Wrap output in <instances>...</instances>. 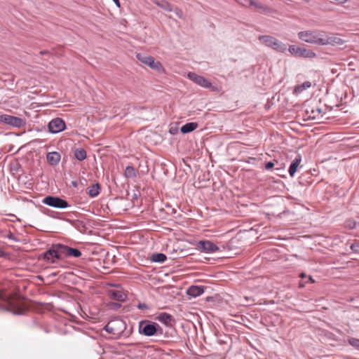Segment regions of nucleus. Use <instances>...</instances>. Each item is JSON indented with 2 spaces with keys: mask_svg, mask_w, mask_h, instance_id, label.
<instances>
[{
  "mask_svg": "<svg viewBox=\"0 0 359 359\" xmlns=\"http://www.w3.org/2000/svg\"><path fill=\"white\" fill-rule=\"evenodd\" d=\"M273 166H274V163L271 161H269L265 164V169L269 170L271 169L272 168H273Z\"/></svg>",
  "mask_w": 359,
  "mask_h": 359,
  "instance_id": "obj_35",
  "label": "nucleus"
},
{
  "mask_svg": "<svg viewBox=\"0 0 359 359\" xmlns=\"http://www.w3.org/2000/svg\"><path fill=\"white\" fill-rule=\"evenodd\" d=\"M198 128V123L195 122H190L183 125L180 128V131L183 134L189 133L194 131Z\"/></svg>",
  "mask_w": 359,
  "mask_h": 359,
  "instance_id": "obj_22",
  "label": "nucleus"
},
{
  "mask_svg": "<svg viewBox=\"0 0 359 359\" xmlns=\"http://www.w3.org/2000/svg\"><path fill=\"white\" fill-rule=\"evenodd\" d=\"M289 52L295 56L313 58L316 56V53L312 50L300 48L294 45H290L288 48Z\"/></svg>",
  "mask_w": 359,
  "mask_h": 359,
  "instance_id": "obj_9",
  "label": "nucleus"
},
{
  "mask_svg": "<svg viewBox=\"0 0 359 359\" xmlns=\"http://www.w3.org/2000/svg\"><path fill=\"white\" fill-rule=\"evenodd\" d=\"M255 7L262 11V12L264 14L271 13L273 11V10L268 6L264 5L261 3H257L255 1V4H253Z\"/></svg>",
  "mask_w": 359,
  "mask_h": 359,
  "instance_id": "obj_27",
  "label": "nucleus"
},
{
  "mask_svg": "<svg viewBox=\"0 0 359 359\" xmlns=\"http://www.w3.org/2000/svg\"><path fill=\"white\" fill-rule=\"evenodd\" d=\"M0 310L10 311L14 314L22 313L20 299L16 296H7L3 292H0Z\"/></svg>",
  "mask_w": 359,
  "mask_h": 359,
  "instance_id": "obj_2",
  "label": "nucleus"
},
{
  "mask_svg": "<svg viewBox=\"0 0 359 359\" xmlns=\"http://www.w3.org/2000/svg\"><path fill=\"white\" fill-rule=\"evenodd\" d=\"M139 332L147 337L161 336L163 334L162 327L155 322L142 320L139 323Z\"/></svg>",
  "mask_w": 359,
  "mask_h": 359,
  "instance_id": "obj_3",
  "label": "nucleus"
},
{
  "mask_svg": "<svg viewBox=\"0 0 359 359\" xmlns=\"http://www.w3.org/2000/svg\"><path fill=\"white\" fill-rule=\"evenodd\" d=\"M124 175L127 178H134L137 175L135 168L130 165L126 168Z\"/></svg>",
  "mask_w": 359,
  "mask_h": 359,
  "instance_id": "obj_28",
  "label": "nucleus"
},
{
  "mask_svg": "<svg viewBox=\"0 0 359 359\" xmlns=\"http://www.w3.org/2000/svg\"><path fill=\"white\" fill-rule=\"evenodd\" d=\"M0 122L16 128H20L25 124L22 118L8 114L0 115Z\"/></svg>",
  "mask_w": 359,
  "mask_h": 359,
  "instance_id": "obj_10",
  "label": "nucleus"
},
{
  "mask_svg": "<svg viewBox=\"0 0 359 359\" xmlns=\"http://www.w3.org/2000/svg\"><path fill=\"white\" fill-rule=\"evenodd\" d=\"M113 1L114 2V4H115L118 7H120V2H119V0H114Z\"/></svg>",
  "mask_w": 359,
  "mask_h": 359,
  "instance_id": "obj_37",
  "label": "nucleus"
},
{
  "mask_svg": "<svg viewBox=\"0 0 359 359\" xmlns=\"http://www.w3.org/2000/svg\"><path fill=\"white\" fill-rule=\"evenodd\" d=\"M237 3L239 4L245 6V7H250L251 6H253L255 4V1L253 0H235Z\"/></svg>",
  "mask_w": 359,
  "mask_h": 359,
  "instance_id": "obj_29",
  "label": "nucleus"
},
{
  "mask_svg": "<svg viewBox=\"0 0 359 359\" xmlns=\"http://www.w3.org/2000/svg\"><path fill=\"white\" fill-rule=\"evenodd\" d=\"M40 53H41V55H43V54H45V53H48V52H46V51H41V52H40Z\"/></svg>",
  "mask_w": 359,
  "mask_h": 359,
  "instance_id": "obj_41",
  "label": "nucleus"
},
{
  "mask_svg": "<svg viewBox=\"0 0 359 359\" xmlns=\"http://www.w3.org/2000/svg\"><path fill=\"white\" fill-rule=\"evenodd\" d=\"M137 308L140 310H147L149 309V306L145 303H139L137 305Z\"/></svg>",
  "mask_w": 359,
  "mask_h": 359,
  "instance_id": "obj_34",
  "label": "nucleus"
},
{
  "mask_svg": "<svg viewBox=\"0 0 359 359\" xmlns=\"http://www.w3.org/2000/svg\"><path fill=\"white\" fill-rule=\"evenodd\" d=\"M300 277H301L302 278H306V275H305L304 273H302L300 275Z\"/></svg>",
  "mask_w": 359,
  "mask_h": 359,
  "instance_id": "obj_40",
  "label": "nucleus"
},
{
  "mask_svg": "<svg viewBox=\"0 0 359 359\" xmlns=\"http://www.w3.org/2000/svg\"><path fill=\"white\" fill-rule=\"evenodd\" d=\"M346 226L350 229H353L355 228L356 224H355V222L353 220H347L346 222Z\"/></svg>",
  "mask_w": 359,
  "mask_h": 359,
  "instance_id": "obj_32",
  "label": "nucleus"
},
{
  "mask_svg": "<svg viewBox=\"0 0 359 359\" xmlns=\"http://www.w3.org/2000/svg\"><path fill=\"white\" fill-rule=\"evenodd\" d=\"M3 254H4V252L1 250H0V257H1L3 255Z\"/></svg>",
  "mask_w": 359,
  "mask_h": 359,
  "instance_id": "obj_42",
  "label": "nucleus"
},
{
  "mask_svg": "<svg viewBox=\"0 0 359 359\" xmlns=\"http://www.w3.org/2000/svg\"><path fill=\"white\" fill-rule=\"evenodd\" d=\"M299 287H304L305 286V283L301 281L299 283Z\"/></svg>",
  "mask_w": 359,
  "mask_h": 359,
  "instance_id": "obj_39",
  "label": "nucleus"
},
{
  "mask_svg": "<svg viewBox=\"0 0 359 359\" xmlns=\"http://www.w3.org/2000/svg\"><path fill=\"white\" fill-rule=\"evenodd\" d=\"M187 292L189 296L196 297L204 292V289L203 286L191 285L187 289Z\"/></svg>",
  "mask_w": 359,
  "mask_h": 359,
  "instance_id": "obj_17",
  "label": "nucleus"
},
{
  "mask_svg": "<svg viewBox=\"0 0 359 359\" xmlns=\"http://www.w3.org/2000/svg\"><path fill=\"white\" fill-rule=\"evenodd\" d=\"M306 113L309 114L310 119H319L323 116V111L318 107H312L311 110L306 109Z\"/></svg>",
  "mask_w": 359,
  "mask_h": 359,
  "instance_id": "obj_18",
  "label": "nucleus"
},
{
  "mask_svg": "<svg viewBox=\"0 0 359 359\" xmlns=\"http://www.w3.org/2000/svg\"><path fill=\"white\" fill-rule=\"evenodd\" d=\"M312 86L311 82L306 81L300 85H297L294 88L293 93L294 95H299L302 93L304 90L311 88Z\"/></svg>",
  "mask_w": 359,
  "mask_h": 359,
  "instance_id": "obj_21",
  "label": "nucleus"
},
{
  "mask_svg": "<svg viewBox=\"0 0 359 359\" xmlns=\"http://www.w3.org/2000/svg\"><path fill=\"white\" fill-rule=\"evenodd\" d=\"M48 130L53 134L63 131L66 128L65 122L60 118L52 119L48 125Z\"/></svg>",
  "mask_w": 359,
  "mask_h": 359,
  "instance_id": "obj_11",
  "label": "nucleus"
},
{
  "mask_svg": "<svg viewBox=\"0 0 359 359\" xmlns=\"http://www.w3.org/2000/svg\"><path fill=\"white\" fill-rule=\"evenodd\" d=\"M311 282V283H313L314 280H313L312 277L311 276H309L308 277V280L306 282Z\"/></svg>",
  "mask_w": 359,
  "mask_h": 359,
  "instance_id": "obj_38",
  "label": "nucleus"
},
{
  "mask_svg": "<svg viewBox=\"0 0 359 359\" xmlns=\"http://www.w3.org/2000/svg\"><path fill=\"white\" fill-rule=\"evenodd\" d=\"M351 249L354 252H358L359 250V243L354 242L351 245Z\"/></svg>",
  "mask_w": 359,
  "mask_h": 359,
  "instance_id": "obj_33",
  "label": "nucleus"
},
{
  "mask_svg": "<svg viewBox=\"0 0 359 359\" xmlns=\"http://www.w3.org/2000/svg\"><path fill=\"white\" fill-rule=\"evenodd\" d=\"M167 259V257L163 253H154L151 255V259L154 262L163 263Z\"/></svg>",
  "mask_w": 359,
  "mask_h": 359,
  "instance_id": "obj_26",
  "label": "nucleus"
},
{
  "mask_svg": "<svg viewBox=\"0 0 359 359\" xmlns=\"http://www.w3.org/2000/svg\"><path fill=\"white\" fill-rule=\"evenodd\" d=\"M8 238L11 239V240H13V241H16V238H15V236H13V234L12 233H9L7 236H6Z\"/></svg>",
  "mask_w": 359,
  "mask_h": 359,
  "instance_id": "obj_36",
  "label": "nucleus"
},
{
  "mask_svg": "<svg viewBox=\"0 0 359 359\" xmlns=\"http://www.w3.org/2000/svg\"><path fill=\"white\" fill-rule=\"evenodd\" d=\"M187 77L196 83L197 85L208 89H210L212 91H217L218 88L216 86H213L210 81H209L205 77L198 75L194 72H189L187 74Z\"/></svg>",
  "mask_w": 359,
  "mask_h": 359,
  "instance_id": "obj_7",
  "label": "nucleus"
},
{
  "mask_svg": "<svg viewBox=\"0 0 359 359\" xmlns=\"http://www.w3.org/2000/svg\"><path fill=\"white\" fill-rule=\"evenodd\" d=\"M302 161V157L300 155H298L295 157V158L291 163L289 168V174L291 177H293L297 172V168L299 167L300 163Z\"/></svg>",
  "mask_w": 359,
  "mask_h": 359,
  "instance_id": "obj_19",
  "label": "nucleus"
},
{
  "mask_svg": "<svg viewBox=\"0 0 359 359\" xmlns=\"http://www.w3.org/2000/svg\"><path fill=\"white\" fill-rule=\"evenodd\" d=\"M156 6L163 8V10L171 12L173 10V6L166 0H151Z\"/></svg>",
  "mask_w": 359,
  "mask_h": 359,
  "instance_id": "obj_20",
  "label": "nucleus"
},
{
  "mask_svg": "<svg viewBox=\"0 0 359 359\" xmlns=\"http://www.w3.org/2000/svg\"><path fill=\"white\" fill-rule=\"evenodd\" d=\"M61 254L60 245H57L56 248H51L46 251L43 254V259L49 263L53 264L56 260L60 259Z\"/></svg>",
  "mask_w": 359,
  "mask_h": 359,
  "instance_id": "obj_12",
  "label": "nucleus"
},
{
  "mask_svg": "<svg viewBox=\"0 0 359 359\" xmlns=\"http://www.w3.org/2000/svg\"><path fill=\"white\" fill-rule=\"evenodd\" d=\"M259 41L268 48L273 50L283 53L287 50V44L279 41L278 39L270 35H261L258 37Z\"/></svg>",
  "mask_w": 359,
  "mask_h": 359,
  "instance_id": "obj_4",
  "label": "nucleus"
},
{
  "mask_svg": "<svg viewBox=\"0 0 359 359\" xmlns=\"http://www.w3.org/2000/svg\"><path fill=\"white\" fill-rule=\"evenodd\" d=\"M172 11L175 12V15L179 18H183V12H182V11L180 8H179L177 7L173 8Z\"/></svg>",
  "mask_w": 359,
  "mask_h": 359,
  "instance_id": "obj_31",
  "label": "nucleus"
},
{
  "mask_svg": "<svg viewBox=\"0 0 359 359\" xmlns=\"http://www.w3.org/2000/svg\"><path fill=\"white\" fill-rule=\"evenodd\" d=\"M348 343L352 346L359 350V339L355 338H351L348 339Z\"/></svg>",
  "mask_w": 359,
  "mask_h": 359,
  "instance_id": "obj_30",
  "label": "nucleus"
},
{
  "mask_svg": "<svg viewBox=\"0 0 359 359\" xmlns=\"http://www.w3.org/2000/svg\"><path fill=\"white\" fill-rule=\"evenodd\" d=\"M136 57L140 62L149 66L151 69L159 73L164 72L162 64L158 61H155L154 57L148 56L142 53H137Z\"/></svg>",
  "mask_w": 359,
  "mask_h": 359,
  "instance_id": "obj_6",
  "label": "nucleus"
},
{
  "mask_svg": "<svg viewBox=\"0 0 359 359\" xmlns=\"http://www.w3.org/2000/svg\"><path fill=\"white\" fill-rule=\"evenodd\" d=\"M100 193L99 184L96 183L93 184L88 188V194L90 197H96Z\"/></svg>",
  "mask_w": 359,
  "mask_h": 359,
  "instance_id": "obj_25",
  "label": "nucleus"
},
{
  "mask_svg": "<svg viewBox=\"0 0 359 359\" xmlns=\"http://www.w3.org/2000/svg\"><path fill=\"white\" fill-rule=\"evenodd\" d=\"M108 295L111 299L118 302H124L126 299V294L121 290H109Z\"/></svg>",
  "mask_w": 359,
  "mask_h": 359,
  "instance_id": "obj_15",
  "label": "nucleus"
},
{
  "mask_svg": "<svg viewBox=\"0 0 359 359\" xmlns=\"http://www.w3.org/2000/svg\"><path fill=\"white\" fill-rule=\"evenodd\" d=\"M126 329L125 321L119 318L111 320L104 327V330L114 335L115 337H120Z\"/></svg>",
  "mask_w": 359,
  "mask_h": 359,
  "instance_id": "obj_5",
  "label": "nucleus"
},
{
  "mask_svg": "<svg viewBox=\"0 0 359 359\" xmlns=\"http://www.w3.org/2000/svg\"><path fill=\"white\" fill-rule=\"evenodd\" d=\"M43 203L55 208H66L69 206L68 202L61 198L48 196L43 198Z\"/></svg>",
  "mask_w": 359,
  "mask_h": 359,
  "instance_id": "obj_8",
  "label": "nucleus"
},
{
  "mask_svg": "<svg viewBox=\"0 0 359 359\" xmlns=\"http://www.w3.org/2000/svg\"><path fill=\"white\" fill-rule=\"evenodd\" d=\"M156 319L161 323L165 324V325H171V322L172 320V317L171 315L167 313H161Z\"/></svg>",
  "mask_w": 359,
  "mask_h": 359,
  "instance_id": "obj_23",
  "label": "nucleus"
},
{
  "mask_svg": "<svg viewBox=\"0 0 359 359\" xmlns=\"http://www.w3.org/2000/svg\"><path fill=\"white\" fill-rule=\"evenodd\" d=\"M74 156L77 160L80 161H83L86 158L87 156L86 151L83 148L76 149L74 151Z\"/></svg>",
  "mask_w": 359,
  "mask_h": 359,
  "instance_id": "obj_24",
  "label": "nucleus"
},
{
  "mask_svg": "<svg viewBox=\"0 0 359 359\" xmlns=\"http://www.w3.org/2000/svg\"><path fill=\"white\" fill-rule=\"evenodd\" d=\"M197 246L201 251L206 253H214L219 250V248L210 241H200Z\"/></svg>",
  "mask_w": 359,
  "mask_h": 359,
  "instance_id": "obj_13",
  "label": "nucleus"
},
{
  "mask_svg": "<svg viewBox=\"0 0 359 359\" xmlns=\"http://www.w3.org/2000/svg\"><path fill=\"white\" fill-rule=\"evenodd\" d=\"M300 40L318 46L342 45L344 41L335 34L326 35L324 32L318 30H304L298 33Z\"/></svg>",
  "mask_w": 359,
  "mask_h": 359,
  "instance_id": "obj_1",
  "label": "nucleus"
},
{
  "mask_svg": "<svg viewBox=\"0 0 359 359\" xmlns=\"http://www.w3.org/2000/svg\"><path fill=\"white\" fill-rule=\"evenodd\" d=\"M61 156L57 151L48 152L46 155L48 163L53 166L57 165L60 161Z\"/></svg>",
  "mask_w": 359,
  "mask_h": 359,
  "instance_id": "obj_16",
  "label": "nucleus"
},
{
  "mask_svg": "<svg viewBox=\"0 0 359 359\" xmlns=\"http://www.w3.org/2000/svg\"><path fill=\"white\" fill-rule=\"evenodd\" d=\"M60 251L67 257L77 258L81 256V252L79 249L70 248L64 245H60Z\"/></svg>",
  "mask_w": 359,
  "mask_h": 359,
  "instance_id": "obj_14",
  "label": "nucleus"
}]
</instances>
